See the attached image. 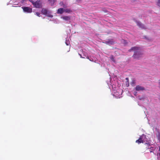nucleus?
<instances>
[{
	"instance_id": "obj_1",
	"label": "nucleus",
	"mask_w": 160,
	"mask_h": 160,
	"mask_svg": "<svg viewBox=\"0 0 160 160\" xmlns=\"http://www.w3.org/2000/svg\"><path fill=\"white\" fill-rule=\"evenodd\" d=\"M133 51L134 53L132 57L134 59H139L142 57L143 53L142 52L140 48L132 47L129 50V51Z\"/></svg>"
},
{
	"instance_id": "obj_2",
	"label": "nucleus",
	"mask_w": 160,
	"mask_h": 160,
	"mask_svg": "<svg viewBox=\"0 0 160 160\" xmlns=\"http://www.w3.org/2000/svg\"><path fill=\"white\" fill-rule=\"evenodd\" d=\"M25 0H22L24 2ZM31 2L34 7L37 8H41L42 7V3L40 0H37L36 2H34L33 0H28Z\"/></svg>"
},
{
	"instance_id": "obj_3",
	"label": "nucleus",
	"mask_w": 160,
	"mask_h": 160,
	"mask_svg": "<svg viewBox=\"0 0 160 160\" xmlns=\"http://www.w3.org/2000/svg\"><path fill=\"white\" fill-rule=\"evenodd\" d=\"M22 8L23 9V11L27 13H31L32 12V9L29 7H22Z\"/></svg>"
},
{
	"instance_id": "obj_4",
	"label": "nucleus",
	"mask_w": 160,
	"mask_h": 160,
	"mask_svg": "<svg viewBox=\"0 0 160 160\" xmlns=\"http://www.w3.org/2000/svg\"><path fill=\"white\" fill-rule=\"evenodd\" d=\"M48 11L45 8H42L41 11V12L43 14L46 15L47 14H48V17L52 18L53 17V16L49 13H48Z\"/></svg>"
},
{
	"instance_id": "obj_5",
	"label": "nucleus",
	"mask_w": 160,
	"mask_h": 160,
	"mask_svg": "<svg viewBox=\"0 0 160 160\" xmlns=\"http://www.w3.org/2000/svg\"><path fill=\"white\" fill-rule=\"evenodd\" d=\"M145 88L139 85H137L135 87V90L137 91H142L145 90Z\"/></svg>"
},
{
	"instance_id": "obj_6",
	"label": "nucleus",
	"mask_w": 160,
	"mask_h": 160,
	"mask_svg": "<svg viewBox=\"0 0 160 160\" xmlns=\"http://www.w3.org/2000/svg\"><path fill=\"white\" fill-rule=\"evenodd\" d=\"M104 43L105 44H107L112 45V44H113L115 43V42L113 41V39H108V40H107V41H105L104 42Z\"/></svg>"
},
{
	"instance_id": "obj_7",
	"label": "nucleus",
	"mask_w": 160,
	"mask_h": 160,
	"mask_svg": "<svg viewBox=\"0 0 160 160\" xmlns=\"http://www.w3.org/2000/svg\"><path fill=\"white\" fill-rule=\"evenodd\" d=\"M61 18L66 21H68L70 20L71 16H62Z\"/></svg>"
},
{
	"instance_id": "obj_8",
	"label": "nucleus",
	"mask_w": 160,
	"mask_h": 160,
	"mask_svg": "<svg viewBox=\"0 0 160 160\" xmlns=\"http://www.w3.org/2000/svg\"><path fill=\"white\" fill-rule=\"evenodd\" d=\"M136 142L138 144H140L141 143H143V140H142V136H140L138 139L136 141Z\"/></svg>"
},
{
	"instance_id": "obj_9",
	"label": "nucleus",
	"mask_w": 160,
	"mask_h": 160,
	"mask_svg": "<svg viewBox=\"0 0 160 160\" xmlns=\"http://www.w3.org/2000/svg\"><path fill=\"white\" fill-rule=\"evenodd\" d=\"M64 12V9L60 8L58 10L57 13L58 14H62Z\"/></svg>"
},
{
	"instance_id": "obj_10",
	"label": "nucleus",
	"mask_w": 160,
	"mask_h": 160,
	"mask_svg": "<svg viewBox=\"0 0 160 160\" xmlns=\"http://www.w3.org/2000/svg\"><path fill=\"white\" fill-rule=\"evenodd\" d=\"M137 25L140 28H144V27L143 25L141 22H137Z\"/></svg>"
},
{
	"instance_id": "obj_11",
	"label": "nucleus",
	"mask_w": 160,
	"mask_h": 160,
	"mask_svg": "<svg viewBox=\"0 0 160 160\" xmlns=\"http://www.w3.org/2000/svg\"><path fill=\"white\" fill-rule=\"evenodd\" d=\"M71 12V10L69 9H64V12H65L69 13Z\"/></svg>"
},
{
	"instance_id": "obj_12",
	"label": "nucleus",
	"mask_w": 160,
	"mask_h": 160,
	"mask_svg": "<svg viewBox=\"0 0 160 160\" xmlns=\"http://www.w3.org/2000/svg\"><path fill=\"white\" fill-rule=\"evenodd\" d=\"M157 137L160 142V132H158L157 134Z\"/></svg>"
},
{
	"instance_id": "obj_13",
	"label": "nucleus",
	"mask_w": 160,
	"mask_h": 160,
	"mask_svg": "<svg viewBox=\"0 0 160 160\" xmlns=\"http://www.w3.org/2000/svg\"><path fill=\"white\" fill-rule=\"evenodd\" d=\"M56 1V0H49L50 3L51 4V5H53Z\"/></svg>"
},
{
	"instance_id": "obj_14",
	"label": "nucleus",
	"mask_w": 160,
	"mask_h": 160,
	"mask_svg": "<svg viewBox=\"0 0 160 160\" xmlns=\"http://www.w3.org/2000/svg\"><path fill=\"white\" fill-rule=\"evenodd\" d=\"M157 5L160 7V0H158Z\"/></svg>"
},
{
	"instance_id": "obj_15",
	"label": "nucleus",
	"mask_w": 160,
	"mask_h": 160,
	"mask_svg": "<svg viewBox=\"0 0 160 160\" xmlns=\"http://www.w3.org/2000/svg\"><path fill=\"white\" fill-rule=\"evenodd\" d=\"M135 84V81L134 80H133L132 81V82H131V84L132 85H134Z\"/></svg>"
},
{
	"instance_id": "obj_16",
	"label": "nucleus",
	"mask_w": 160,
	"mask_h": 160,
	"mask_svg": "<svg viewBox=\"0 0 160 160\" xmlns=\"http://www.w3.org/2000/svg\"><path fill=\"white\" fill-rule=\"evenodd\" d=\"M59 4L61 6H63L64 3L62 2H60L59 3Z\"/></svg>"
},
{
	"instance_id": "obj_17",
	"label": "nucleus",
	"mask_w": 160,
	"mask_h": 160,
	"mask_svg": "<svg viewBox=\"0 0 160 160\" xmlns=\"http://www.w3.org/2000/svg\"><path fill=\"white\" fill-rule=\"evenodd\" d=\"M36 14L37 16H38V17L40 16V13L39 12H36Z\"/></svg>"
},
{
	"instance_id": "obj_18",
	"label": "nucleus",
	"mask_w": 160,
	"mask_h": 160,
	"mask_svg": "<svg viewBox=\"0 0 160 160\" xmlns=\"http://www.w3.org/2000/svg\"><path fill=\"white\" fill-rule=\"evenodd\" d=\"M63 7L64 8H66L67 7V5L66 4H64L63 5Z\"/></svg>"
},
{
	"instance_id": "obj_19",
	"label": "nucleus",
	"mask_w": 160,
	"mask_h": 160,
	"mask_svg": "<svg viewBox=\"0 0 160 160\" xmlns=\"http://www.w3.org/2000/svg\"><path fill=\"white\" fill-rule=\"evenodd\" d=\"M79 55H80L81 58H84L82 57V56L80 54H79Z\"/></svg>"
},
{
	"instance_id": "obj_20",
	"label": "nucleus",
	"mask_w": 160,
	"mask_h": 160,
	"mask_svg": "<svg viewBox=\"0 0 160 160\" xmlns=\"http://www.w3.org/2000/svg\"><path fill=\"white\" fill-rule=\"evenodd\" d=\"M86 58H87L89 59L90 61H92V60H91V59H89V57L88 56Z\"/></svg>"
},
{
	"instance_id": "obj_21",
	"label": "nucleus",
	"mask_w": 160,
	"mask_h": 160,
	"mask_svg": "<svg viewBox=\"0 0 160 160\" xmlns=\"http://www.w3.org/2000/svg\"><path fill=\"white\" fill-rule=\"evenodd\" d=\"M126 80L127 81H128V78H126Z\"/></svg>"
},
{
	"instance_id": "obj_22",
	"label": "nucleus",
	"mask_w": 160,
	"mask_h": 160,
	"mask_svg": "<svg viewBox=\"0 0 160 160\" xmlns=\"http://www.w3.org/2000/svg\"><path fill=\"white\" fill-rule=\"evenodd\" d=\"M159 87L160 88V79L159 80Z\"/></svg>"
}]
</instances>
